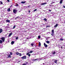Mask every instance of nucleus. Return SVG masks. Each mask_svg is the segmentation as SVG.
I'll list each match as a JSON object with an SVG mask.
<instances>
[{
  "label": "nucleus",
  "mask_w": 65,
  "mask_h": 65,
  "mask_svg": "<svg viewBox=\"0 0 65 65\" xmlns=\"http://www.w3.org/2000/svg\"><path fill=\"white\" fill-rule=\"evenodd\" d=\"M34 60V61H36V60H38V59H36Z\"/></svg>",
  "instance_id": "nucleus-35"
},
{
  "label": "nucleus",
  "mask_w": 65,
  "mask_h": 65,
  "mask_svg": "<svg viewBox=\"0 0 65 65\" xmlns=\"http://www.w3.org/2000/svg\"><path fill=\"white\" fill-rule=\"evenodd\" d=\"M15 25H14V26L13 27V29H14V28H15Z\"/></svg>",
  "instance_id": "nucleus-26"
},
{
  "label": "nucleus",
  "mask_w": 65,
  "mask_h": 65,
  "mask_svg": "<svg viewBox=\"0 0 65 65\" xmlns=\"http://www.w3.org/2000/svg\"><path fill=\"white\" fill-rule=\"evenodd\" d=\"M0 2H1L0 4H3V3H2V1H0Z\"/></svg>",
  "instance_id": "nucleus-30"
},
{
  "label": "nucleus",
  "mask_w": 65,
  "mask_h": 65,
  "mask_svg": "<svg viewBox=\"0 0 65 65\" xmlns=\"http://www.w3.org/2000/svg\"><path fill=\"white\" fill-rule=\"evenodd\" d=\"M16 54L17 55H19V52H17L16 53Z\"/></svg>",
  "instance_id": "nucleus-20"
},
{
  "label": "nucleus",
  "mask_w": 65,
  "mask_h": 65,
  "mask_svg": "<svg viewBox=\"0 0 65 65\" xmlns=\"http://www.w3.org/2000/svg\"><path fill=\"white\" fill-rule=\"evenodd\" d=\"M49 6L52 7V6H53V5H50Z\"/></svg>",
  "instance_id": "nucleus-38"
},
{
  "label": "nucleus",
  "mask_w": 65,
  "mask_h": 65,
  "mask_svg": "<svg viewBox=\"0 0 65 65\" xmlns=\"http://www.w3.org/2000/svg\"><path fill=\"white\" fill-rule=\"evenodd\" d=\"M49 11L51 12V9H49Z\"/></svg>",
  "instance_id": "nucleus-40"
},
{
  "label": "nucleus",
  "mask_w": 65,
  "mask_h": 65,
  "mask_svg": "<svg viewBox=\"0 0 65 65\" xmlns=\"http://www.w3.org/2000/svg\"><path fill=\"white\" fill-rule=\"evenodd\" d=\"M12 33H10L9 34V36H8V37H10V36H11V35H12Z\"/></svg>",
  "instance_id": "nucleus-12"
},
{
  "label": "nucleus",
  "mask_w": 65,
  "mask_h": 65,
  "mask_svg": "<svg viewBox=\"0 0 65 65\" xmlns=\"http://www.w3.org/2000/svg\"><path fill=\"white\" fill-rule=\"evenodd\" d=\"M7 11H10V8L8 9L7 10Z\"/></svg>",
  "instance_id": "nucleus-15"
},
{
  "label": "nucleus",
  "mask_w": 65,
  "mask_h": 65,
  "mask_svg": "<svg viewBox=\"0 0 65 65\" xmlns=\"http://www.w3.org/2000/svg\"><path fill=\"white\" fill-rule=\"evenodd\" d=\"M10 55H12V53L11 52H10Z\"/></svg>",
  "instance_id": "nucleus-28"
},
{
  "label": "nucleus",
  "mask_w": 65,
  "mask_h": 65,
  "mask_svg": "<svg viewBox=\"0 0 65 65\" xmlns=\"http://www.w3.org/2000/svg\"><path fill=\"white\" fill-rule=\"evenodd\" d=\"M34 45V44L33 43H31V46H33V45Z\"/></svg>",
  "instance_id": "nucleus-32"
},
{
  "label": "nucleus",
  "mask_w": 65,
  "mask_h": 65,
  "mask_svg": "<svg viewBox=\"0 0 65 65\" xmlns=\"http://www.w3.org/2000/svg\"><path fill=\"white\" fill-rule=\"evenodd\" d=\"M3 41L2 40H0V43H2Z\"/></svg>",
  "instance_id": "nucleus-19"
},
{
  "label": "nucleus",
  "mask_w": 65,
  "mask_h": 65,
  "mask_svg": "<svg viewBox=\"0 0 65 65\" xmlns=\"http://www.w3.org/2000/svg\"><path fill=\"white\" fill-rule=\"evenodd\" d=\"M60 40L61 41H63V39H60Z\"/></svg>",
  "instance_id": "nucleus-24"
},
{
  "label": "nucleus",
  "mask_w": 65,
  "mask_h": 65,
  "mask_svg": "<svg viewBox=\"0 0 65 65\" xmlns=\"http://www.w3.org/2000/svg\"><path fill=\"white\" fill-rule=\"evenodd\" d=\"M37 11V9H35L34 10V11Z\"/></svg>",
  "instance_id": "nucleus-33"
},
{
  "label": "nucleus",
  "mask_w": 65,
  "mask_h": 65,
  "mask_svg": "<svg viewBox=\"0 0 65 65\" xmlns=\"http://www.w3.org/2000/svg\"><path fill=\"white\" fill-rule=\"evenodd\" d=\"M11 6H12V5H11V6H10V7H11Z\"/></svg>",
  "instance_id": "nucleus-50"
},
{
  "label": "nucleus",
  "mask_w": 65,
  "mask_h": 65,
  "mask_svg": "<svg viewBox=\"0 0 65 65\" xmlns=\"http://www.w3.org/2000/svg\"><path fill=\"white\" fill-rule=\"evenodd\" d=\"M14 41H12L11 42V44H12H12H14Z\"/></svg>",
  "instance_id": "nucleus-17"
},
{
  "label": "nucleus",
  "mask_w": 65,
  "mask_h": 65,
  "mask_svg": "<svg viewBox=\"0 0 65 65\" xmlns=\"http://www.w3.org/2000/svg\"><path fill=\"white\" fill-rule=\"evenodd\" d=\"M29 12H30V11H28Z\"/></svg>",
  "instance_id": "nucleus-48"
},
{
  "label": "nucleus",
  "mask_w": 65,
  "mask_h": 65,
  "mask_svg": "<svg viewBox=\"0 0 65 65\" xmlns=\"http://www.w3.org/2000/svg\"><path fill=\"white\" fill-rule=\"evenodd\" d=\"M33 52V51H30L29 52V53H32Z\"/></svg>",
  "instance_id": "nucleus-27"
},
{
  "label": "nucleus",
  "mask_w": 65,
  "mask_h": 65,
  "mask_svg": "<svg viewBox=\"0 0 65 65\" xmlns=\"http://www.w3.org/2000/svg\"><path fill=\"white\" fill-rule=\"evenodd\" d=\"M61 48H63V47L62 46H61Z\"/></svg>",
  "instance_id": "nucleus-44"
},
{
  "label": "nucleus",
  "mask_w": 65,
  "mask_h": 65,
  "mask_svg": "<svg viewBox=\"0 0 65 65\" xmlns=\"http://www.w3.org/2000/svg\"><path fill=\"white\" fill-rule=\"evenodd\" d=\"M19 56H22V54L21 53H20L19 54Z\"/></svg>",
  "instance_id": "nucleus-31"
},
{
  "label": "nucleus",
  "mask_w": 65,
  "mask_h": 65,
  "mask_svg": "<svg viewBox=\"0 0 65 65\" xmlns=\"http://www.w3.org/2000/svg\"><path fill=\"white\" fill-rule=\"evenodd\" d=\"M31 6V5H29L27 6V7H30Z\"/></svg>",
  "instance_id": "nucleus-37"
},
{
  "label": "nucleus",
  "mask_w": 65,
  "mask_h": 65,
  "mask_svg": "<svg viewBox=\"0 0 65 65\" xmlns=\"http://www.w3.org/2000/svg\"><path fill=\"white\" fill-rule=\"evenodd\" d=\"M26 55H28V57H30L31 55L29 54V52H28L26 54Z\"/></svg>",
  "instance_id": "nucleus-4"
},
{
  "label": "nucleus",
  "mask_w": 65,
  "mask_h": 65,
  "mask_svg": "<svg viewBox=\"0 0 65 65\" xmlns=\"http://www.w3.org/2000/svg\"><path fill=\"white\" fill-rule=\"evenodd\" d=\"M26 64H28V62H26Z\"/></svg>",
  "instance_id": "nucleus-42"
},
{
  "label": "nucleus",
  "mask_w": 65,
  "mask_h": 65,
  "mask_svg": "<svg viewBox=\"0 0 65 65\" xmlns=\"http://www.w3.org/2000/svg\"><path fill=\"white\" fill-rule=\"evenodd\" d=\"M47 4L46 3H43L41 4V5H44V4Z\"/></svg>",
  "instance_id": "nucleus-6"
},
{
  "label": "nucleus",
  "mask_w": 65,
  "mask_h": 65,
  "mask_svg": "<svg viewBox=\"0 0 65 65\" xmlns=\"http://www.w3.org/2000/svg\"><path fill=\"white\" fill-rule=\"evenodd\" d=\"M60 4H61V3H62V0H61L60 2Z\"/></svg>",
  "instance_id": "nucleus-21"
},
{
  "label": "nucleus",
  "mask_w": 65,
  "mask_h": 65,
  "mask_svg": "<svg viewBox=\"0 0 65 65\" xmlns=\"http://www.w3.org/2000/svg\"><path fill=\"white\" fill-rule=\"evenodd\" d=\"M50 27V25L47 26H46V28H47V27Z\"/></svg>",
  "instance_id": "nucleus-25"
},
{
  "label": "nucleus",
  "mask_w": 65,
  "mask_h": 65,
  "mask_svg": "<svg viewBox=\"0 0 65 65\" xmlns=\"http://www.w3.org/2000/svg\"><path fill=\"white\" fill-rule=\"evenodd\" d=\"M51 35L52 36H53V35H54V34H51Z\"/></svg>",
  "instance_id": "nucleus-36"
},
{
  "label": "nucleus",
  "mask_w": 65,
  "mask_h": 65,
  "mask_svg": "<svg viewBox=\"0 0 65 65\" xmlns=\"http://www.w3.org/2000/svg\"><path fill=\"white\" fill-rule=\"evenodd\" d=\"M58 24H56L55 26H54V28H56L57 27H58Z\"/></svg>",
  "instance_id": "nucleus-9"
},
{
  "label": "nucleus",
  "mask_w": 65,
  "mask_h": 65,
  "mask_svg": "<svg viewBox=\"0 0 65 65\" xmlns=\"http://www.w3.org/2000/svg\"><path fill=\"white\" fill-rule=\"evenodd\" d=\"M7 1L8 2H9V0H7Z\"/></svg>",
  "instance_id": "nucleus-41"
},
{
  "label": "nucleus",
  "mask_w": 65,
  "mask_h": 65,
  "mask_svg": "<svg viewBox=\"0 0 65 65\" xmlns=\"http://www.w3.org/2000/svg\"><path fill=\"white\" fill-rule=\"evenodd\" d=\"M2 32H3L2 29L0 28V33H2Z\"/></svg>",
  "instance_id": "nucleus-7"
},
{
  "label": "nucleus",
  "mask_w": 65,
  "mask_h": 65,
  "mask_svg": "<svg viewBox=\"0 0 65 65\" xmlns=\"http://www.w3.org/2000/svg\"><path fill=\"white\" fill-rule=\"evenodd\" d=\"M58 60H55V61L54 62L55 63H56V64H57V61Z\"/></svg>",
  "instance_id": "nucleus-16"
},
{
  "label": "nucleus",
  "mask_w": 65,
  "mask_h": 65,
  "mask_svg": "<svg viewBox=\"0 0 65 65\" xmlns=\"http://www.w3.org/2000/svg\"><path fill=\"white\" fill-rule=\"evenodd\" d=\"M1 39L2 40L3 42H4V41H5V38L4 37H2L1 38Z\"/></svg>",
  "instance_id": "nucleus-2"
},
{
  "label": "nucleus",
  "mask_w": 65,
  "mask_h": 65,
  "mask_svg": "<svg viewBox=\"0 0 65 65\" xmlns=\"http://www.w3.org/2000/svg\"><path fill=\"white\" fill-rule=\"evenodd\" d=\"M40 37H41L40 36H38V38H39V39L40 38Z\"/></svg>",
  "instance_id": "nucleus-29"
},
{
  "label": "nucleus",
  "mask_w": 65,
  "mask_h": 65,
  "mask_svg": "<svg viewBox=\"0 0 65 65\" xmlns=\"http://www.w3.org/2000/svg\"><path fill=\"white\" fill-rule=\"evenodd\" d=\"M18 6V4H17V6Z\"/></svg>",
  "instance_id": "nucleus-45"
},
{
  "label": "nucleus",
  "mask_w": 65,
  "mask_h": 65,
  "mask_svg": "<svg viewBox=\"0 0 65 65\" xmlns=\"http://www.w3.org/2000/svg\"><path fill=\"white\" fill-rule=\"evenodd\" d=\"M44 46L45 47H47V45L46 44H45V43H44Z\"/></svg>",
  "instance_id": "nucleus-8"
},
{
  "label": "nucleus",
  "mask_w": 65,
  "mask_h": 65,
  "mask_svg": "<svg viewBox=\"0 0 65 65\" xmlns=\"http://www.w3.org/2000/svg\"><path fill=\"white\" fill-rule=\"evenodd\" d=\"M63 8H65V6H63Z\"/></svg>",
  "instance_id": "nucleus-39"
},
{
  "label": "nucleus",
  "mask_w": 65,
  "mask_h": 65,
  "mask_svg": "<svg viewBox=\"0 0 65 65\" xmlns=\"http://www.w3.org/2000/svg\"><path fill=\"white\" fill-rule=\"evenodd\" d=\"M13 11L14 13H15V14H16V13H17V11L16 10V9H14L13 10Z\"/></svg>",
  "instance_id": "nucleus-1"
},
{
  "label": "nucleus",
  "mask_w": 65,
  "mask_h": 65,
  "mask_svg": "<svg viewBox=\"0 0 65 65\" xmlns=\"http://www.w3.org/2000/svg\"><path fill=\"white\" fill-rule=\"evenodd\" d=\"M44 21H47V20L46 19V18H44Z\"/></svg>",
  "instance_id": "nucleus-23"
},
{
  "label": "nucleus",
  "mask_w": 65,
  "mask_h": 65,
  "mask_svg": "<svg viewBox=\"0 0 65 65\" xmlns=\"http://www.w3.org/2000/svg\"><path fill=\"white\" fill-rule=\"evenodd\" d=\"M29 39V38H27V39Z\"/></svg>",
  "instance_id": "nucleus-49"
},
{
  "label": "nucleus",
  "mask_w": 65,
  "mask_h": 65,
  "mask_svg": "<svg viewBox=\"0 0 65 65\" xmlns=\"http://www.w3.org/2000/svg\"><path fill=\"white\" fill-rule=\"evenodd\" d=\"M19 62H20V61H19Z\"/></svg>",
  "instance_id": "nucleus-52"
},
{
  "label": "nucleus",
  "mask_w": 65,
  "mask_h": 65,
  "mask_svg": "<svg viewBox=\"0 0 65 65\" xmlns=\"http://www.w3.org/2000/svg\"><path fill=\"white\" fill-rule=\"evenodd\" d=\"M46 42L47 43H50V41H46Z\"/></svg>",
  "instance_id": "nucleus-22"
},
{
  "label": "nucleus",
  "mask_w": 65,
  "mask_h": 65,
  "mask_svg": "<svg viewBox=\"0 0 65 65\" xmlns=\"http://www.w3.org/2000/svg\"><path fill=\"white\" fill-rule=\"evenodd\" d=\"M8 58H11V56L9 54V55H8Z\"/></svg>",
  "instance_id": "nucleus-14"
},
{
  "label": "nucleus",
  "mask_w": 65,
  "mask_h": 65,
  "mask_svg": "<svg viewBox=\"0 0 65 65\" xmlns=\"http://www.w3.org/2000/svg\"><path fill=\"white\" fill-rule=\"evenodd\" d=\"M26 1H22L21 2V3H22V4H24V3H26Z\"/></svg>",
  "instance_id": "nucleus-11"
},
{
  "label": "nucleus",
  "mask_w": 65,
  "mask_h": 65,
  "mask_svg": "<svg viewBox=\"0 0 65 65\" xmlns=\"http://www.w3.org/2000/svg\"><path fill=\"white\" fill-rule=\"evenodd\" d=\"M39 47L41 46V43H40V42H39Z\"/></svg>",
  "instance_id": "nucleus-13"
},
{
  "label": "nucleus",
  "mask_w": 65,
  "mask_h": 65,
  "mask_svg": "<svg viewBox=\"0 0 65 65\" xmlns=\"http://www.w3.org/2000/svg\"><path fill=\"white\" fill-rule=\"evenodd\" d=\"M52 54L53 55H55V54H56V51H54L52 52Z\"/></svg>",
  "instance_id": "nucleus-5"
},
{
  "label": "nucleus",
  "mask_w": 65,
  "mask_h": 65,
  "mask_svg": "<svg viewBox=\"0 0 65 65\" xmlns=\"http://www.w3.org/2000/svg\"><path fill=\"white\" fill-rule=\"evenodd\" d=\"M21 59H26V56H24L21 57Z\"/></svg>",
  "instance_id": "nucleus-3"
},
{
  "label": "nucleus",
  "mask_w": 65,
  "mask_h": 65,
  "mask_svg": "<svg viewBox=\"0 0 65 65\" xmlns=\"http://www.w3.org/2000/svg\"><path fill=\"white\" fill-rule=\"evenodd\" d=\"M16 39H17V40L18 39V37H17L16 38Z\"/></svg>",
  "instance_id": "nucleus-34"
},
{
  "label": "nucleus",
  "mask_w": 65,
  "mask_h": 65,
  "mask_svg": "<svg viewBox=\"0 0 65 65\" xmlns=\"http://www.w3.org/2000/svg\"><path fill=\"white\" fill-rule=\"evenodd\" d=\"M46 40H47L48 39L47 38H46Z\"/></svg>",
  "instance_id": "nucleus-47"
},
{
  "label": "nucleus",
  "mask_w": 65,
  "mask_h": 65,
  "mask_svg": "<svg viewBox=\"0 0 65 65\" xmlns=\"http://www.w3.org/2000/svg\"><path fill=\"white\" fill-rule=\"evenodd\" d=\"M52 33L53 34H54V29H53L52 30Z\"/></svg>",
  "instance_id": "nucleus-18"
},
{
  "label": "nucleus",
  "mask_w": 65,
  "mask_h": 65,
  "mask_svg": "<svg viewBox=\"0 0 65 65\" xmlns=\"http://www.w3.org/2000/svg\"><path fill=\"white\" fill-rule=\"evenodd\" d=\"M6 22L7 23H10V20H6Z\"/></svg>",
  "instance_id": "nucleus-10"
},
{
  "label": "nucleus",
  "mask_w": 65,
  "mask_h": 65,
  "mask_svg": "<svg viewBox=\"0 0 65 65\" xmlns=\"http://www.w3.org/2000/svg\"><path fill=\"white\" fill-rule=\"evenodd\" d=\"M19 18V16H18V17H16V18Z\"/></svg>",
  "instance_id": "nucleus-46"
},
{
  "label": "nucleus",
  "mask_w": 65,
  "mask_h": 65,
  "mask_svg": "<svg viewBox=\"0 0 65 65\" xmlns=\"http://www.w3.org/2000/svg\"><path fill=\"white\" fill-rule=\"evenodd\" d=\"M22 65H26V64H23Z\"/></svg>",
  "instance_id": "nucleus-43"
},
{
  "label": "nucleus",
  "mask_w": 65,
  "mask_h": 65,
  "mask_svg": "<svg viewBox=\"0 0 65 65\" xmlns=\"http://www.w3.org/2000/svg\"><path fill=\"white\" fill-rule=\"evenodd\" d=\"M17 18H15V19H16Z\"/></svg>",
  "instance_id": "nucleus-51"
}]
</instances>
